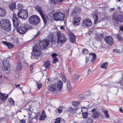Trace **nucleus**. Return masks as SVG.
<instances>
[{
    "instance_id": "nucleus-1",
    "label": "nucleus",
    "mask_w": 123,
    "mask_h": 123,
    "mask_svg": "<svg viewBox=\"0 0 123 123\" xmlns=\"http://www.w3.org/2000/svg\"><path fill=\"white\" fill-rule=\"evenodd\" d=\"M0 24L3 30L9 32L11 29V24L10 21L7 19H3L0 22Z\"/></svg>"
},
{
    "instance_id": "nucleus-2",
    "label": "nucleus",
    "mask_w": 123,
    "mask_h": 123,
    "mask_svg": "<svg viewBox=\"0 0 123 123\" xmlns=\"http://www.w3.org/2000/svg\"><path fill=\"white\" fill-rule=\"evenodd\" d=\"M35 10L40 13L43 21L44 25H46L48 22V18L46 16L43 14L42 7L38 5H37L35 7Z\"/></svg>"
},
{
    "instance_id": "nucleus-3",
    "label": "nucleus",
    "mask_w": 123,
    "mask_h": 123,
    "mask_svg": "<svg viewBox=\"0 0 123 123\" xmlns=\"http://www.w3.org/2000/svg\"><path fill=\"white\" fill-rule=\"evenodd\" d=\"M30 23L35 25H38L40 21V19L37 16L33 15L31 16L29 19Z\"/></svg>"
},
{
    "instance_id": "nucleus-4",
    "label": "nucleus",
    "mask_w": 123,
    "mask_h": 123,
    "mask_svg": "<svg viewBox=\"0 0 123 123\" xmlns=\"http://www.w3.org/2000/svg\"><path fill=\"white\" fill-rule=\"evenodd\" d=\"M54 20L57 21H63L65 17L63 13L61 12H55L54 14Z\"/></svg>"
},
{
    "instance_id": "nucleus-5",
    "label": "nucleus",
    "mask_w": 123,
    "mask_h": 123,
    "mask_svg": "<svg viewBox=\"0 0 123 123\" xmlns=\"http://www.w3.org/2000/svg\"><path fill=\"white\" fill-rule=\"evenodd\" d=\"M17 16L21 18L26 19L28 16L27 11L24 9H20L17 14Z\"/></svg>"
},
{
    "instance_id": "nucleus-6",
    "label": "nucleus",
    "mask_w": 123,
    "mask_h": 123,
    "mask_svg": "<svg viewBox=\"0 0 123 123\" xmlns=\"http://www.w3.org/2000/svg\"><path fill=\"white\" fill-rule=\"evenodd\" d=\"M57 34L58 43L61 44L65 43L67 40L66 38L63 35H61V32L59 31L57 32Z\"/></svg>"
},
{
    "instance_id": "nucleus-7",
    "label": "nucleus",
    "mask_w": 123,
    "mask_h": 123,
    "mask_svg": "<svg viewBox=\"0 0 123 123\" xmlns=\"http://www.w3.org/2000/svg\"><path fill=\"white\" fill-rule=\"evenodd\" d=\"M40 49L39 47L36 45L33 47V51L34 53L33 55L37 59H38V57L40 55Z\"/></svg>"
},
{
    "instance_id": "nucleus-8",
    "label": "nucleus",
    "mask_w": 123,
    "mask_h": 123,
    "mask_svg": "<svg viewBox=\"0 0 123 123\" xmlns=\"http://www.w3.org/2000/svg\"><path fill=\"white\" fill-rule=\"evenodd\" d=\"M12 19L13 26L15 28L17 27L20 24V21L19 18L17 17L16 15L15 12L13 13Z\"/></svg>"
},
{
    "instance_id": "nucleus-9",
    "label": "nucleus",
    "mask_w": 123,
    "mask_h": 123,
    "mask_svg": "<svg viewBox=\"0 0 123 123\" xmlns=\"http://www.w3.org/2000/svg\"><path fill=\"white\" fill-rule=\"evenodd\" d=\"M49 41L48 40H43L40 44V46L42 49L44 50L49 45Z\"/></svg>"
},
{
    "instance_id": "nucleus-10",
    "label": "nucleus",
    "mask_w": 123,
    "mask_h": 123,
    "mask_svg": "<svg viewBox=\"0 0 123 123\" xmlns=\"http://www.w3.org/2000/svg\"><path fill=\"white\" fill-rule=\"evenodd\" d=\"M113 20L115 21V22L117 24H118L119 23L123 22V16L122 15L119 14L113 19Z\"/></svg>"
},
{
    "instance_id": "nucleus-11",
    "label": "nucleus",
    "mask_w": 123,
    "mask_h": 123,
    "mask_svg": "<svg viewBox=\"0 0 123 123\" xmlns=\"http://www.w3.org/2000/svg\"><path fill=\"white\" fill-rule=\"evenodd\" d=\"M50 91L55 92H57L60 89L56 83H55L50 85V87L49 89Z\"/></svg>"
},
{
    "instance_id": "nucleus-12",
    "label": "nucleus",
    "mask_w": 123,
    "mask_h": 123,
    "mask_svg": "<svg viewBox=\"0 0 123 123\" xmlns=\"http://www.w3.org/2000/svg\"><path fill=\"white\" fill-rule=\"evenodd\" d=\"M92 25V22L90 20L86 19L83 20L82 23V25L83 27L90 26Z\"/></svg>"
},
{
    "instance_id": "nucleus-13",
    "label": "nucleus",
    "mask_w": 123,
    "mask_h": 123,
    "mask_svg": "<svg viewBox=\"0 0 123 123\" xmlns=\"http://www.w3.org/2000/svg\"><path fill=\"white\" fill-rule=\"evenodd\" d=\"M3 62L5 70L7 71L8 69L11 67L10 63L7 60H4Z\"/></svg>"
},
{
    "instance_id": "nucleus-14",
    "label": "nucleus",
    "mask_w": 123,
    "mask_h": 123,
    "mask_svg": "<svg viewBox=\"0 0 123 123\" xmlns=\"http://www.w3.org/2000/svg\"><path fill=\"white\" fill-rule=\"evenodd\" d=\"M28 114L29 115V119L33 120L35 119L36 120L38 119V115H36L33 112H31V114H30V112H29Z\"/></svg>"
},
{
    "instance_id": "nucleus-15",
    "label": "nucleus",
    "mask_w": 123,
    "mask_h": 123,
    "mask_svg": "<svg viewBox=\"0 0 123 123\" xmlns=\"http://www.w3.org/2000/svg\"><path fill=\"white\" fill-rule=\"evenodd\" d=\"M81 19V18L80 17H74L73 19L74 25L75 26L79 25L80 24V20Z\"/></svg>"
},
{
    "instance_id": "nucleus-16",
    "label": "nucleus",
    "mask_w": 123,
    "mask_h": 123,
    "mask_svg": "<svg viewBox=\"0 0 123 123\" xmlns=\"http://www.w3.org/2000/svg\"><path fill=\"white\" fill-rule=\"evenodd\" d=\"M105 41L109 45L113 44V42L112 38L111 36L107 37L105 39Z\"/></svg>"
},
{
    "instance_id": "nucleus-17",
    "label": "nucleus",
    "mask_w": 123,
    "mask_h": 123,
    "mask_svg": "<svg viewBox=\"0 0 123 123\" xmlns=\"http://www.w3.org/2000/svg\"><path fill=\"white\" fill-rule=\"evenodd\" d=\"M81 10L80 9L78 8H75L74 9L72 13V14L73 16H78V14L81 12Z\"/></svg>"
},
{
    "instance_id": "nucleus-18",
    "label": "nucleus",
    "mask_w": 123,
    "mask_h": 123,
    "mask_svg": "<svg viewBox=\"0 0 123 123\" xmlns=\"http://www.w3.org/2000/svg\"><path fill=\"white\" fill-rule=\"evenodd\" d=\"M68 36L70 41L73 43H74L76 39L75 36L72 33L69 32Z\"/></svg>"
},
{
    "instance_id": "nucleus-19",
    "label": "nucleus",
    "mask_w": 123,
    "mask_h": 123,
    "mask_svg": "<svg viewBox=\"0 0 123 123\" xmlns=\"http://www.w3.org/2000/svg\"><path fill=\"white\" fill-rule=\"evenodd\" d=\"M16 3L14 1L11 2L9 4V8L11 11L16 9Z\"/></svg>"
},
{
    "instance_id": "nucleus-20",
    "label": "nucleus",
    "mask_w": 123,
    "mask_h": 123,
    "mask_svg": "<svg viewBox=\"0 0 123 123\" xmlns=\"http://www.w3.org/2000/svg\"><path fill=\"white\" fill-rule=\"evenodd\" d=\"M23 27L18 28L16 29L17 31L21 34H24L27 31Z\"/></svg>"
},
{
    "instance_id": "nucleus-21",
    "label": "nucleus",
    "mask_w": 123,
    "mask_h": 123,
    "mask_svg": "<svg viewBox=\"0 0 123 123\" xmlns=\"http://www.w3.org/2000/svg\"><path fill=\"white\" fill-rule=\"evenodd\" d=\"M58 87L59 88L60 91L62 89V87L63 86V82L60 80H59L57 82V83H56Z\"/></svg>"
},
{
    "instance_id": "nucleus-22",
    "label": "nucleus",
    "mask_w": 123,
    "mask_h": 123,
    "mask_svg": "<svg viewBox=\"0 0 123 123\" xmlns=\"http://www.w3.org/2000/svg\"><path fill=\"white\" fill-rule=\"evenodd\" d=\"M50 37H49V39L50 41L51 42V43L55 45L57 43V39L55 37H53V36H51V39H50Z\"/></svg>"
},
{
    "instance_id": "nucleus-23",
    "label": "nucleus",
    "mask_w": 123,
    "mask_h": 123,
    "mask_svg": "<svg viewBox=\"0 0 123 123\" xmlns=\"http://www.w3.org/2000/svg\"><path fill=\"white\" fill-rule=\"evenodd\" d=\"M6 12L4 9L0 8V16L3 17L6 14Z\"/></svg>"
},
{
    "instance_id": "nucleus-24",
    "label": "nucleus",
    "mask_w": 123,
    "mask_h": 123,
    "mask_svg": "<svg viewBox=\"0 0 123 123\" xmlns=\"http://www.w3.org/2000/svg\"><path fill=\"white\" fill-rule=\"evenodd\" d=\"M22 65L21 62H18L16 66V69L18 71H20L22 69Z\"/></svg>"
},
{
    "instance_id": "nucleus-25",
    "label": "nucleus",
    "mask_w": 123,
    "mask_h": 123,
    "mask_svg": "<svg viewBox=\"0 0 123 123\" xmlns=\"http://www.w3.org/2000/svg\"><path fill=\"white\" fill-rule=\"evenodd\" d=\"M44 66L46 69H49L51 65L49 61H47L44 63Z\"/></svg>"
},
{
    "instance_id": "nucleus-26",
    "label": "nucleus",
    "mask_w": 123,
    "mask_h": 123,
    "mask_svg": "<svg viewBox=\"0 0 123 123\" xmlns=\"http://www.w3.org/2000/svg\"><path fill=\"white\" fill-rule=\"evenodd\" d=\"M23 27L27 32L28 30L31 29L32 27L31 25L26 23L24 24Z\"/></svg>"
},
{
    "instance_id": "nucleus-27",
    "label": "nucleus",
    "mask_w": 123,
    "mask_h": 123,
    "mask_svg": "<svg viewBox=\"0 0 123 123\" xmlns=\"http://www.w3.org/2000/svg\"><path fill=\"white\" fill-rule=\"evenodd\" d=\"M46 117V116L45 112L44 110H43L42 111V115L40 117L39 120H45Z\"/></svg>"
},
{
    "instance_id": "nucleus-28",
    "label": "nucleus",
    "mask_w": 123,
    "mask_h": 123,
    "mask_svg": "<svg viewBox=\"0 0 123 123\" xmlns=\"http://www.w3.org/2000/svg\"><path fill=\"white\" fill-rule=\"evenodd\" d=\"M108 65V63L107 62H105L103 63L100 66L101 68L106 69L107 68Z\"/></svg>"
},
{
    "instance_id": "nucleus-29",
    "label": "nucleus",
    "mask_w": 123,
    "mask_h": 123,
    "mask_svg": "<svg viewBox=\"0 0 123 123\" xmlns=\"http://www.w3.org/2000/svg\"><path fill=\"white\" fill-rule=\"evenodd\" d=\"M92 18L94 20V24H96L97 23V22L98 20V16L96 14H94L92 15Z\"/></svg>"
},
{
    "instance_id": "nucleus-30",
    "label": "nucleus",
    "mask_w": 123,
    "mask_h": 123,
    "mask_svg": "<svg viewBox=\"0 0 123 123\" xmlns=\"http://www.w3.org/2000/svg\"><path fill=\"white\" fill-rule=\"evenodd\" d=\"M103 36L102 34L98 35L97 36L96 39L98 41H100L103 39Z\"/></svg>"
},
{
    "instance_id": "nucleus-31",
    "label": "nucleus",
    "mask_w": 123,
    "mask_h": 123,
    "mask_svg": "<svg viewBox=\"0 0 123 123\" xmlns=\"http://www.w3.org/2000/svg\"><path fill=\"white\" fill-rule=\"evenodd\" d=\"M99 112H96L93 113L92 115V117L95 119L97 118L99 116Z\"/></svg>"
},
{
    "instance_id": "nucleus-32",
    "label": "nucleus",
    "mask_w": 123,
    "mask_h": 123,
    "mask_svg": "<svg viewBox=\"0 0 123 123\" xmlns=\"http://www.w3.org/2000/svg\"><path fill=\"white\" fill-rule=\"evenodd\" d=\"M67 87L68 91H70L72 89L71 86L69 81H68L67 82Z\"/></svg>"
},
{
    "instance_id": "nucleus-33",
    "label": "nucleus",
    "mask_w": 123,
    "mask_h": 123,
    "mask_svg": "<svg viewBox=\"0 0 123 123\" xmlns=\"http://www.w3.org/2000/svg\"><path fill=\"white\" fill-rule=\"evenodd\" d=\"M117 38L119 40L123 41V37H122V35L120 34H118L117 35Z\"/></svg>"
},
{
    "instance_id": "nucleus-34",
    "label": "nucleus",
    "mask_w": 123,
    "mask_h": 123,
    "mask_svg": "<svg viewBox=\"0 0 123 123\" xmlns=\"http://www.w3.org/2000/svg\"><path fill=\"white\" fill-rule=\"evenodd\" d=\"M89 54L90 55H92V57L91 60V61L94 62V60H95L96 59V55L95 54L91 53Z\"/></svg>"
},
{
    "instance_id": "nucleus-35",
    "label": "nucleus",
    "mask_w": 123,
    "mask_h": 123,
    "mask_svg": "<svg viewBox=\"0 0 123 123\" xmlns=\"http://www.w3.org/2000/svg\"><path fill=\"white\" fill-rule=\"evenodd\" d=\"M48 81L52 83V82H54L55 81V79L54 77H49L47 79Z\"/></svg>"
},
{
    "instance_id": "nucleus-36",
    "label": "nucleus",
    "mask_w": 123,
    "mask_h": 123,
    "mask_svg": "<svg viewBox=\"0 0 123 123\" xmlns=\"http://www.w3.org/2000/svg\"><path fill=\"white\" fill-rule=\"evenodd\" d=\"M103 112H104L105 117L107 118H109V115L108 114V111L107 110H105L104 111H102Z\"/></svg>"
},
{
    "instance_id": "nucleus-37",
    "label": "nucleus",
    "mask_w": 123,
    "mask_h": 123,
    "mask_svg": "<svg viewBox=\"0 0 123 123\" xmlns=\"http://www.w3.org/2000/svg\"><path fill=\"white\" fill-rule=\"evenodd\" d=\"M85 97H86V95L82 94H80L78 96L79 98L81 100L83 99Z\"/></svg>"
},
{
    "instance_id": "nucleus-38",
    "label": "nucleus",
    "mask_w": 123,
    "mask_h": 123,
    "mask_svg": "<svg viewBox=\"0 0 123 123\" xmlns=\"http://www.w3.org/2000/svg\"><path fill=\"white\" fill-rule=\"evenodd\" d=\"M57 2V0H49L50 3L52 5L56 4Z\"/></svg>"
},
{
    "instance_id": "nucleus-39",
    "label": "nucleus",
    "mask_w": 123,
    "mask_h": 123,
    "mask_svg": "<svg viewBox=\"0 0 123 123\" xmlns=\"http://www.w3.org/2000/svg\"><path fill=\"white\" fill-rule=\"evenodd\" d=\"M7 46L9 49H11L13 48L14 45L12 43H9Z\"/></svg>"
},
{
    "instance_id": "nucleus-40",
    "label": "nucleus",
    "mask_w": 123,
    "mask_h": 123,
    "mask_svg": "<svg viewBox=\"0 0 123 123\" xmlns=\"http://www.w3.org/2000/svg\"><path fill=\"white\" fill-rule=\"evenodd\" d=\"M82 52L83 54L85 55L87 54L88 53V51L86 49L84 48L82 49Z\"/></svg>"
},
{
    "instance_id": "nucleus-41",
    "label": "nucleus",
    "mask_w": 123,
    "mask_h": 123,
    "mask_svg": "<svg viewBox=\"0 0 123 123\" xmlns=\"http://www.w3.org/2000/svg\"><path fill=\"white\" fill-rule=\"evenodd\" d=\"M80 104L79 102H78L76 101H74L72 103V105L74 106H76L79 105Z\"/></svg>"
},
{
    "instance_id": "nucleus-42",
    "label": "nucleus",
    "mask_w": 123,
    "mask_h": 123,
    "mask_svg": "<svg viewBox=\"0 0 123 123\" xmlns=\"http://www.w3.org/2000/svg\"><path fill=\"white\" fill-rule=\"evenodd\" d=\"M82 115L83 117V118H87L88 116V114L87 112L84 111V112H83Z\"/></svg>"
},
{
    "instance_id": "nucleus-43",
    "label": "nucleus",
    "mask_w": 123,
    "mask_h": 123,
    "mask_svg": "<svg viewBox=\"0 0 123 123\" xmlns=\"http://www.w3.org/2000/svg\"><path fill=\"white\" fill-rule=\"evenodd\" d=\"M9 103L11 105H13L14 104V101L12 98H10L9 100Z\"/></svg>"
},
{
    "instance_id": "nucleus-44",
    "label": "nucleus",
    "mask_w": 123,
    "mask_h": 123,
    "mask_svg": "<svg viewBox=\"0 0 123 123\" xmlns=\"http://www.w3.org/2000/svg\"><path fill=\"white\" fill-rule=\"evenodd\" d=\"M54 14H53L52 12H50L49 13L48 16L51 18V19H52V17H53V18L54 19Z\"/></svg>"
},
{
    "instance_id": "nucleus-45",
    "label": "nucleus",
    "mask_w": 123,
    "mask_h": 123,
    "mask_svg": "<svg viewBox=\"0 0 123 123\" xmlns=\"http://www.w3.org/2000/svg\"><path fill=\"white\" fill-rule=\"evenodd\" d=\"M61 121V119L60 117L57 118L55 120V123H60Z\"/></svg>"
},
{
    "instance_id": "nucleus-46",
    "label": "nucleus",
    "mask_w": 123,
    "mask_h": 123,
    "mask_svg": "<svg viewBox=\"0 0 123 123\" xmlns=\"http://www.w3.org/2000/svg\"><path fill=\"white\" fill-rule=\"evenodd\" d=\"M87 122L88 123H92L93 122V120L91 117L88 118L87 120Z\"/></svg>"
},
{
    "instance_id": "nucleus-47",
    "label": "nucleus",
    "mask_w": 123,
    "mask_h": 123,
    "mask_svg": "<svg viewBox=\"0 0 123 123\" xmlns=\"http://www.w3.org/2000/svg\"><path fill=\"white\" fill-rule=\"evenodd\" d=\"M53 58V59L52 61L53 63H55L58 61V60L57 57H56Z\"/></svg>"
},
{
    "instance_id": "nucleus-48",
    "label": "nucleus",
    "mask_w": 123,
    "mask_h": 123,
    "mask_svg": "<svg viewBox=\"0 0 123 123\" xmlns=\"http://www.w3.org/2000/svg\"><path fill=\"white\" fill-rule=\"evenodd\" d=\"M0 94L1 96L0 99H1L3 101L5 100L6 99L5 96L3 94H2L1 93Z\"/></svg>"
},
{
    "instance_id": "nucleus-49",
    "label": "nucleus",
    "mask_w": 123,
    "mask_h": 123,
    "mask_svg": "<svg viewBox=\"0 0 123 123\" xmlns=\"http://www.w3.org/2000/svg\"><path fill=\"white\" fill-rule=\"evenodd\" d=\"M56 76H61V77H65V74L64 73H60L58 74Z\"/></svg>"
},
{
    "instance_id": "nucleus-50",
    "label": "nucleus",
    "mask_w": 123,
    "mask_h": 123,
    "mask_svg": "<svg viewBox=\"0 0 123 123\" xmlns=\"http://www.w3.org/2000/svg\"><path fill=\"white\" fill-rule=\"evenodd\" d=\"M113 51L118 54H120L121 52L120 51V50L118 49H113Z\"/></svg>"
},
{
    "instance_id": "nucleus-51",
    "label": "nucleus",
    "mask_w": 123,
    "mask_h": 123,
    "mask_svg": "<svg viewBox=\"0 0 123 123\" xmlns=\"http://www.w3.org/2000/svg\"><path fill=\"white\" fill-rule=\"evenodd\" d=\"M22 6L20 4H18V8L17 9L18 10V11L20 9H22Z\"/></svg>"
},
{
    "instance_id": "nucleus-52",
    "label": "nucleus",
    "mask_w": 123,
    "mask_h": 123,
    "mask_svg": "<svg viewBox=\"0 0 123 123\" xmlns=\"http://www.w3.org/2000/svg\"><path fill=\"white\" fill-rule=\"evenodd\" d=\"M57 55V54L56 53H53L51 55V56L52 57V58H56V56Z\"/></svg>"
},
{
    "instance_id": "nucleus-53",
    "label": "nucleus",
    "mask_w": 123,
    "mask_h": 123,
    "mask_svg": "<svg viewBox=\"0 0 123 123\" xmlns=\"http://www.w3.org/2000/svg\"><path fill=\"white\" fill-rule=\"evenodd\" d=\"M119 83L122 86L123 85V77H122L120 80L119 81Z\"/></svg>"
},
{
    "instance_id": "nucleus-54",
    "label": "nucleus",
    "mask_w": 123,
    "mask_h": 123,
    "mask_svg": "<svg viewBox=\"0 0 123 123\" xmlns=\"http://www.w3.org/2000/svg\"><path fill=\"white\" fill-rule=\"evenodd\" d=\"M33 69V66L31 65H30V69L31 73H32V72H33V71L32 70Z\"/></svg>"
},
{
    "instance_id": "nucleus-55",
    "label": "nucleus",
    "mask_w": 123,
    "mask_h": 123,
    "mask_svg": "<svg viewBox=\"0 0 123 123\" xmlns=\"http://www.w3.org/2000/svg\"><path fill=\"white\" fill-rule=\"evenodd\" d=\"M37 86L38 88L40 89L42 86V85L41 84H39L37 82Z\"/></svg>"
},
{
    "instance_id": "nucleus-56",
    "label": "nucleus",
    "mask_w": 123,
    "mask_h": 123,
    "mask_svg": "<svg viewBox=\"0 0 123 123\" xmlns=\"http://www.w3.org/2000/svg\"><path fill=\"white\" fill-rule=\"evenodd\" d=\"M2 43L3 44H5V45H6L7 46L8 44L9 43V42H7L6 41H2Z\"/></svg>"
},
{
    "instance_id": "nucleus-57",
    "label": "nucleus",
    "mask_w": 123,
    "mask_h": 123,
    "mask_svg": "<svg viewBox=\"0 0 123 123\" xmlns=\"http://www.w3.org/2000/svg\"><path fill=\"white\" fill-rule=\"evenodd\" d=\"M85 109H86L87 108L85 107H83L81 108V111L82 113L84 112H83V111H84V110Z\"/></svg>"
},
{
    "instance_id": "nucleus-58",
    "label": "nucleus",
    "mask_w": 123,
    "mask_h": 123,
    "mask_svg": "<svg viewBox=\"0 0 123 123\" xmlns=\"http://www.w3.org/2000/svg\"><path fill=\"white\" fill-rule=\"evenodd\" d=\"M20 122L22 123H25V120L24 119L20 120Z\"/></svg>"
},
{
    "instance_id": "nucleus-59",
    "label": "nucleus",
    "mask_w": 123,
    "mask_h": 123,
    "mask_svg": "<svg viewBox=\"0 0 123 123\" xmlns=\"http://www.w3.org/2000/svg\"><path fill=\"white\" fill-rule=\"evenodd\" d=\"M58 112L59 113H61L62 111V110L61 109H59L58 108Z\"/></svg>"
},
{
    "instance_id": "nucleus-60",
    "label": "nucleus",
    "mask_w": 123,
    "mask_h": 123,
    "mask_svg": "<svg viewBox=\"0 0 123 123\" xmlns=\"http://www.w3.org/2000/svg\"><path fill=\"white\" fill-rule=\"evenodd\" d=\"M40 31H38L37 34H36V35H35V37L37 36H39L40 34Z\"/></svg>"
},
{
    "instance_id": "nucleus-61",
    "label": "nucleus",
    "mask_w": 123,
    "mask_h": 123,
    "mask_svg": "<svg viewBox=\"0 0 123 123\" xmlns=\"http://www.w3.org/2000/svg\"><path fill=\"white\" fill-rule=\"evenodd\" d=\"M73 109L71 107H70L68 108V110L70 111H72Z\"/></svg>"
},
{
    "instance_id": "nucleus-62",
    "label": "nucleus",
    "mask_w": 123,
    "mask_h": 123,
    "mask_svg": "<svg viewBox=\"0 0 123 123\" xmlns=\"http://www.w3.org/2000/svg\"><path fill=\"white\" fill-rule=\"evenodd\" d=\"M62 78V80L64 82H65L66 81V79L65 78V77H61Z\"/></svg>"
},
{
    "instance_id": "nucleus-63",
    "label": "nucleus",
    "mask_w": 123,
    "mask_h": 123,
    "mask_svg": "<svg viewBox=\"0 0 123 123\" xmlns=\"http://www.w3.org/2000/svg\"><path fill=\"white\" fill-rule=\"evenodd\" d=\"M114 9H115V8L114 7L113 8H110V10L109 11L110 12H112V11H114Z\"/></svg>"
},
{
    "instance_id": "nucleus-64",
    "label": "nucleus",
    "mask_w": 123,
    "mask_h": 123,
    "mask_svg": "<svg viewBox=\"0 0 123 123\" xmlns=\"http://www.w3.org/2000/svg\"><path fill=\"white\" fill-rule=\"evenodd\" d=\"M89 60V58L88 57H86V63L88 62Z\"/></svg>"
}]
</instances>
